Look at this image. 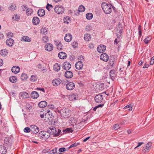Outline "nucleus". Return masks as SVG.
Masks as SVG:
<instances>
[{"instance_id":"nucleus-1","label":"nucleus","mask_w":154,"mask_h":154,"mask_svg":"<svg viewBox=\"0 0 154 154\" xmlns=\"http://www.w3.org/2000/svg\"><path fill=\"white\" fill-rule=\"evenodd\" d=\"M101 7L103 11L106 14H110L112 11V5L108 4L106 3H102L101 4Z\"/></svg>"},{"instance_id":"nucleus-2","label":"nucleus","mask_w":154,"mask_h":154,"mask_svg":"<svg viewBox=\"0 0 154 154\" xmlns=\"http://www.w3.org/2000/svg\"><path fill=\"white\" fill-rule=\"evenodd\" d=\"M58 112L60 114L62 118H68L69 116L71 110L63 108L58 110Z\"/></svg>"},{"instance_id":"nucleus-3","label":"nucleus","mask_w":154,"mask_h":154,"mask_svg":"<svg viewBox=\"0 0 154 154\" xmlns=\"http://www.w3.org/2000/svg\"><path fill=\"white\" fill-rule=\"evenodd\" d=\"M38 134L39 136L42 137L44 139H48L50 136V134L47 131H40Z\"/></svg>"},{"instance_id":"nucleus-4","label":"nucleus","mask_w":154,"mask_h":154,"mask_svg":"<svg viewBox=\"0 0 154 154\" xmlns=\"http://www.w3.org/2000/svg\"><path fill=\"white\" fill-rule=\"evenodd\" d=\"M54 11L56 13L61 14L64 12V9L61 5L56 6L54 8Z\"/></svg>"},{"instance_id":"nucleus-5","label":"nucleus","mask_w":154,"mask_h":154,"mask_svg":"<svg viewBox=\"0 0 154 154\" xmlns=\"http://www.w3.org/2000/svg\"><path fill=\"white\" fill-rule=\"evenodd\" d=\"M47 131L49 132L50 135L51 134L54 135L57 132L56 128L53 126H51L48 128Z\"/></svg>"},{"instance_id":"nucleus-6","label":"nucleus","mask_w":154,"mask_h":154,"mask_svg":"<svg viewBox=\"0 0 154 154\" xmlns=\"http://www.w3.org/2000/svg\"><path fill=\"white\" fill-rule=\"evenodd\" d=\"M152 143L150 142L148 143L145 145V147L143 148V152L145 153L148 152L149 150L150 149Z\"/></svg>"},{"instance_id":"nucleus-7","label":"nucleus","mask_w":154,"mask_h":154,"mask_svg":"<svg viewBox=\"0 0 154 154\" xmlns=\"http://www.w3.org/2000/svg\"><path fill=\"white\" fill-rule=\"evenodd\" d=\"M103 99V96L101 94H98L94 98L95 101L97 103H101Z\"/></svg>"},{"instance_id":"nucleus-8","label":"nucleus","mask_w":154,"mask_h":154,"mask_svg":"<svg viewBox=\"0 0 154 154\" xmlns=\"http://www.w3.org/2000/svg\"><path fill=\"white\" fill-rule=\"evenodd\" d=\"M31 131L34 134L37 133L39 132V128L35 125H32L30 126Z\"/></svg>"},{"instance_id":"nucleus-9","label":"nucleus","mask_w":154,"mask_h":154,"mask_svg":"<svg viewBox=\"0 0 154 154\" xmlns=\"http://www.w3.org/2000/svg\"><path fill=\"white\" fill-rule=\"evenodd\" d=\"M109 57L108 55L105 53L102 54L100 56V59L106 62L108 60Z\"/></svg>"},{"instance_id":"nucleus-10","label":"nucleus","mask_w":154,"mask_h":154,"mask_svg":"<svg viewBox=\"0 0 154 154\" xmlns=\"http://www.w3.org/2000/svg\"><path fill=\"white\" fill-rule=\"evenodd\" d=\"M66 87L67 90H71L74 89L75 85L73 82H70L66 84Z\"/></svg>"},{"instance_id":"nucleus-11","label":"nucleus","mask_w":154,"mask_h":154,"mask_svg":"<svg viewBox=\"0 0 154 154\" xmlns=\"http://www.w3.org/2000/svg\"><path fill=\"white\" fill-rule=\"evenodd\" d=\"M63 66L64 69L66 70L69 69L71 68V65L68 62H64L63 63Z\"/></svg>"},{"instance_id":"nucleus-12","label":"nucleus","mask_w":154,"mask_h":154,"mask_svg":"<svg viewBox=\"0 0 154 154\" xmlns=\"http://www.w3.org/2000/svg\"><path fill=\"white\" fill-rule=\"evenodd\" d=\"M83 66V64L81 61H78L75 64V68L78 70L82 69Z\"/></svg>"},{"instance_id":"nucleus-13","label":"nucleus","mask_w":154,"mask_h":154,"mask_svg":"<svg viewBox=\"0 0 154 154\" xmlns=\"http://www.w3.org/2000/svg\"><path fill=\"white\" fill-rule=\"evenodd\" d=\"M72 39V36L70 34H66L64 37V40L66 42H69Z\"/></svg>"},{"instance_id":"nucleus-14","label":"nucleus","mask_w":154,"mask_h":154,"mask_svg":"<svg viewBox=\"0 0 154 154\" xmlns=\"http://www.w3.org/2000/svg\"><path fill=\"white\" fill-rule=\"evenodd\" d=\"M61 82V80L60 79L58 78L54 79L52 81V83L54 85L56 86L60 85Z\"/></svg>"},{"instance_id":"nucleus-15","label":"nucleus","mask_w":154,"mask_h":154,"mask_svg":"<svg viewBox=\"0 0 154 154\" xmlns=\"http://www.w3.org/2000/svg\"><path fill=\"white\" fill-rule=\"evenodd\" d=\"M58 56L60 59H64L67 57V55L66 53L63 52H59L58 54Z\"/></svg>"},{"instance_id":"nucleus-16","label":"nucleus","mask_w":154,"mask_h":154,"mask_svg":"<svg viewBox=\"0 0 154 154\" xmlns=\"http://www.w3.org/2000/svg\"><path fill=\"white\" fill-rule=\"evenodd\" d=\"M6 152V147L3 145H0V154H5Z\"/></svg>"},{"instance_id":"nucleus-17","label":"nucleus","mask_w":154,"mask_h":154,"mask_svg":"<svg viewBox=\"0 0 154 154\" xmlns=\"http://www.w3.org/2000/svg\"><path fill=\"white\" fill-rule=\"evenodd\" d=\"M6 43L7 45L11 47L14 44V42L13 39L11 38H9L7 40Z\"/></svg>"},{"instance_id":"nucleus-18","label":"nucleus","mask_w":154,"mask_h":154,"mask_svg":"<svg viewBox=\"0 0 154 154\" xmlns=\"http://www.w3.org/2000/svg\"><path fill=\"white\" fill-rule=\"evenodd\" d=\"M20 70V68L18 66H14L12 68L11 71L13 73L15 74L18 73Z\"/></svg>"},{"instance_id":"nucleus-19","label":"nucleus","mask_w":154,"mask_h":154,"mask_svg":"<svg viewBox=\"0 0 154 154\" xmlns=\"http://www.w3.org/2000/svg\"><path fill=\"white\" fill-rule=\"evenodd\" d=\"M65 76L67 78H71L73 76V73L70 71H67L65 73Z\"/></svg>"},{"instance_id":"nucleus-20","label":"nucleus","mask_w":154,"mask_h":154,"mask_svg":"<svg viewBox=\"0 0 154 154\" xmlns=\"http://www.w3.org/2000/svg\"><path fill=\"white\" fill-rule=\"evenodd\" d=\"M45 50L48 51H51L53 48V45L51 44H48L45 46Z\"/></svg>"},{"instance_id":"nucleus-21","label":"nucleus","mask_w":154,"mask_h":154,"mask_svg":"<svg viewBox=\"0 0 154 154\" xmlns=\"http://www.w3.org/2000/svg\"><path fill=\"white\" fill-rule=\"evenodd\" d=\"M110 76L111 79L114 81L115 79V77L116 76V75L115 73L114 70H111L110 72Z\"/></svg>"},{"instance_id":"nucleus-22","label":"nucleus","mask_w":154,"mask_h":154,"mask_svg":"<svg viewBox=\"0 0 154 154\" xmlns=\"http://www.w3.org/2000/svg\"><path fill=\"white\" fill-rule=\"evenodd\" d=\"M47 105V103L44 101H42L39 103L38 106L39 107L41 108L45 107Z\"/></svg>"},{"instance_id":"nucleus-23","label":"nucleus","mask_w":154,"mask_h":154,"mask_svg":"<svg viewBox=\"0 0 154 154\" xmlns=\"http://www.w3.org/2000/svg\"><path fill=\"white\" fill-rule=\"evenodd\" d=\"M39 96V95L37 92L35 91H33L31 93V97L33 99H36Z\"/></svg>"},{"instance_id":"nucleus-24","label":"nucleus","mask_w":154,"mask_h":154,"mask_svg":"<svg viewBox=\"0 0 154 154\" xmlns=\"http://www.w3.org/2000/svg\"><path fill=\"white\" fill-rule=\"evenodd\" d=\"M20 96L23 98H27L29 97V94L26 92H23L20 93Z\"/></svg>"},{"instance_id":"nucleus-25","label":"nucleus","mask_w":154,"mask_h":154,"mask_svg":"<svg viewBox=\"0 0 154 154\" xmlns=\"http://www.w3.org/2000/svg\"><path fill=\"white\" fill-rule=\"evenodd\" d=\"M32 23L34 25H36L39 23V19L37 17H34L32 19Z\"/></svg>"},{"instance_id":"nucleus-26","label":"nucleus","mask_w":154,"mask_h":154,"mask_svg":"<svg viewBox=\"0 0 154 154\" xmlns=\"http://www.w3.org/2000/svg\"><path fill=\"white\" fill-rule=\"evenodd\" d=\"M11 139L9 137H5L4 139V143L6 144H8L10 145L11 144Z\"/></svg>"},{"instance_id":"nucleus-27","label":"nucleus","mask_w":154,"mask_h":154,"mask_svg":"<svg viewBox=\"0 0 154 154\" xmlns=\"http://www.w3.org/2000/svg\"><path fill=\"white\" fill-rule=\"evenodd\" d=\"M45 14V11L43 9H39L38 11V14L40 17L44 16Z\"/></svg>"},{"instance_id":"nucleus-28","label":"nucleus","mask_w":154,"mask_h":154,"mask_svg":"<svg viewBox=\"0 0 154 154\" xmlns=\"http://www.w3.org/2000/svg\"><path fill=\"white\" fill-rule=\"evenodd\" d=\"M60 65L58 63H55L54 66V69L55 71H58L60 70Z\"/></svg>"},{"instance_id":"nucleus-29","label":"nucleus","mask_w":154,"mask_h":154,"mask_svg":"<svg viewBox=\"0 0 154 154\" xmlns=\"http://www.w3.org/2000/svg\"><path fill=\"white\" fill-rule=\"evenodd\" d=\"M22 39L21 41H22L28 42H30L31 41V40L29 37L27 36H23L22 37Z\"/></svg>"},{"instance_id":"nucleus-30","label":"nucleus","mask_w":154,"mask_h":154,"mask_svg":"<svg viewBox=\"0 0 154 154\" xmlns=\"http://www.w3.org/2000/svg\"><path fill=\"white\" fill-rule=\"evenodd\" d=\"M91 38L90 35L89 34H85L84 35V39L86 41H89Z\"/></svg>"},{"instance_id":"nucleus-31","label":"nucleus","mask_w":154,"mask_h":154,"mask_svg":"<svg viewBox=\"0 0 154 154\" xmlns=\"http://www.w3.org/2000/svg\"><path fill=\"white\" fill-rule=\"evenodd\" d=\"M26 12L27 15H31L32 14L33 11L30 8H28L26 9Z\"/></svg>"},{"instance_id":"nucleus-32","label":"nucleus","mask_w":154,"mask_h":154,"mask_svg":"<svg viewBox=\"0 0 154 154\" xmlns=\"http://www.w3.org/2000/svg\"><path fill=\"white\" fill-rule=\"evenodd\" d=\"M10 81L12 83H16L17 81V79L15 76H13L10 77Z\"/></svg>"},{"instance_id":"nucleus-33","label":"nucleus","mask_w":154,"mask_h":154,"mask_svg":"<svg viewBox=\"0 0 154 154\" xmlns=\"http://www.w3.org/2000/svg\"><path fill=\"white\" fill-rule=\"evenodd\" d=\"M115 59L114 58H112L111 59H110L109 62V65L112 66H114Z\"/></svg>"},{"instance_id":"nucleus-34","label":"nucleus","mask_w":154,"mask_h":154,"mask_svg":"<svg viewBox=\"0 0 154 154\" xmlns=\"http://www.w3.org/2000/svg\"><path fill=\"white\" fill-rule=\"evenodd\" d=\"M7 54V51L5 49L2 50L0 51V54L3 57L5 56Z\"/></svg>"},{"instance_id":"nucleus-35","label":"nucleus","mask_w":154,"mask_h":154,"mask_svg":"<svg viewBox=\"0 0 154 154\" xmlns=\"http://www.w3.org/2000/svg\"><path fill=\"white\" fill-rule=\"evenodd\" d=\"M57 149H54L47 152V154H56L57 152Z\"/></svg>"},{"instance_id":"nucleus-36","label":"nucleus","mask_w":154,"mask_h":154,"mask_svg":"<svg viewBox=\"0 0 154 154\" xmlns=\"http://www.w3.org/2000/svg\"><path fill=\"white\" fill-rule=\"evenodd\" d=\"M37 77L36 75H32L30 78V81L32 82H35L37 80Z\"/></svg>"},{"instance_id":"nucleus-37","label":"nucleus","mask_w":154,"mask_h":154,"mask_svg":"<svg viewBox=\"0 0 154 154\" xmlns=\"http://www.w3.org/2000/svg\"><path fill=\"white\" fill-rule=\"evenodd\" d=\"M16 6L15 5L13 4H11V5L9 7L8 9L11 11H14L16 9Z\"/></svg>"},{"instance_id":"nucleus-38","label":"nucleus","mask_w":154,"mask_h":154,"mask_svg":"<svg viewBox=\"0 0 154 154\" xmlns=\"http://www.w3.org/2000/svg\"><path fill=\"white\" fill-rule=\"evenodd\" d=\"M85 10V8L83 5H81L79 6L78 8V11L80 12H83Z\"/></svg>"},{"instance_id":"nucleus-39","label":"nucleus","mask_w":154,"mask_h":154,"mask_svg":"<svg viewBox=\"0 0 154 154\" xmlns=\"http://www.w3.org/2000/svg\"><path fill=\"white\" fill-rule=\"evenodd\" d=\"M93 16V15L92 13H89L86 14V17L87 19L90 20L92 18Z\"/></svg>"},{"instance_id":"nucleus-40","label":"nucleus","mask_w":154,"mask_h":154,"mask_svg":"<svg viewBox=\"0 0 154 154\" xmlns=\"http://www.w3.org/2000/svg\"><path fill=\"white\" fill-rule=\"evenodd\" d=\"M70 21V19L69 17H66L64 18L63 21L64 23H68Z\"/></svg>"},{"instance_id":"nucleus-41","label":"nucleus","mask_w":154,"mask_h":154,"mask_svg":"<svg viewBox=\"0 0 154 154\" xmlns=\"http://www.w3.org/2000/svg\"><path fill=\"white\" fill-rule=\"evenodd\" d=\"M20 17L17 14H14L12 17V19L14 20L18 21L20 19Z\"/></svg>"},{"instance_id":"nucleus-42","label":"nucleus","mask_w":154,"mask_h":154,"mask_svg":"<svg viewBox=\"0 0 154 154\" xmlns=\"http://www.w3.org/2000/svg\"><path fill=\"white\" fill-rule=\"evenodd\" d=\"M69 98L71 100H75L76 98V96L74 94H73L70 95H69Z\"/></svg>"},{"instance_id":"nucleus-43","label":"nucleus","mask_w":154,"mask_h":154,"mask_svg":"<svg viewBox=\"0 0 154 154\" xmlns=\"http://www.w3.org/2000/svg\"><path fill=\"white\" fill-rule=\"evenodd\" d=\"M28 78L27 75L25 73H23L21 76V79L22 80H26Z\"/></svg>"},{"instance_id":"nucleus-44","label":"nucleus","mask_w":154,"mask_h":154,"mask_svg":"<svg viewBox=\"0 0 154 154\" xmlns=\"http://www.w3.org/2000/svg\"><path fill=\"white\" fill-rule=\"evenodd\" d=\"M46 8L48 11H50L53 9V6L52 5L48 3L46 6Z\"/></svg>"},{"instance_id":"nucleus-45","label":"nucleus","mask_w":154,"mask_h":154,"mask_svg":"<svg viewBox=\"0 0 154 154\" xmlns=\"http://www.w3.org/2000/svg\"><path fill=\"white\" fill-rule=\"evenodd\" d=\"M73 130L71 128H67L65 130H63V134H64V132H66L68 133H72L73 132Z\"/></svg>"},{"instance_id":"nucleus-46","label":"nucleus","mask_w":154,"mask_h":154,"mask_svg":"<svg viewBox=\"0 0 154 154\" xmlns=\"http://www.w3.org/2000/svg\"><path fill=\"white\" fill-rule=\"evenodd\" d=\"M122 33V31L117 30L116 31V35L117 37L120 38Z\"/></svg>"},{"instance_id":"nucleus-47","label":"nucleus","mask_w":154,"mask_h":154,"mask_svg":"<svg viewBox=\"0 0 154 154\" xmlns=\"http://www.w3.org/2000/svg\"><path fill=\"white\" fill-rule=\"evenodd\" d=\"M117 30H118L119 31H122V27L120 23H118V25L117 27Z\"/></svg>"},{"instance_id":"nucleus-48","label":"nucleus","mask_w":154,"mask_h":154,"mask_svg":"<svg viewBox=\"0 0 154 154\" xmlns=\"http://www.w3.org/2000/svg\"><path fill=\"white\" fill-rule=\"evenodd\" d=\"M23 131L25 132L29 133L30 132L31 130L29 127H26L24 128Z\"/></svg>"},{"instance_id":"nucleus-49","label":"nucleus","mask_w":154,"mask_h":154,"mask_svg":"<svg viewBox=\"0 0 154 154\" xmlns=\"http://www.w3.org/2000/svg\"><path fill=\"white\" fill-rule=\"evenodd\" d=\"M41 32L42 34H45L47 33V30L45 28L43 29H41Z\"/></svg>"},{"instance_id":"nucleus-50","label":"nucleus","mask_w":154,"mask_h":154,"mask_svg":"<svg viewBox=\"0 0 154 154\" xmlns=\"http://www.w3.org/2000/svg\"><path fill=\"white\" fill-rule=\"evenodd\" d=\"M48 37L46 36H43L42 38V41L44 42H46L48 41Z\"/></svg>"},{"instance_id":"nucleus-51","label":"nucleus","mask_w":154,"mask_h":154,"mask_svg":"<svg viewBox=\"0 0 154 154\" xmlns=\"http://www.w3.org/2000/svg\"><path fill=\"white\" fill-rule=\"evenodd\" d=\"M120 41V38L117 37L116 39L114 41V44H115L117 45L118 43Z\"/></svg>"},{"instance_id":"nucleus-52","label":"nucleus","mask_w":154,"mask_h":154,"mask_svg":"<svg viewBox=\"0 0 154 154\" xmlns=\"http://www.w3.org/2000/svg\"><path fill=\"white\" fill-rule=\"evenodd\" d=\"M100 49H101L102 52L106 50V46L103 45H101L100 46Z\"/></svg>"},{"instance_id":"nucleus-53","label":"nucleus","mask_w":154,"mask_h":154,"mask_svg":"<svg viewBox=\"0 0 154 154\" xmlns=\"http://www.w3.org/2000/svg\"><path fill=\"white\" fill-rule=\"evenodd\" d=\"M132 104H131L129 105H127L126 106H125L124 108H129V111H131L132 110Z\"/></svg>"},{"instance_id":"nucleus-54","label":"nucleus","mask_w":154,"mask_h":154,"mask_svg":"<svg viewBox=\"0 0 154 154\" xmlns=\"http://www.w3.org/2000/svg\"><path fill=\"white\" fill-rule=\"evenodd\" d=\"M120 128V127L119 126V125L118 124H116L114 125L112 127V128L113 129L117 130L119 128Z\"/></svg>"},{"instance_id":"nucleus-55","label":"nucleus","mask_w":154,"mask_h":154,"mask_svg":"<svg viewBox=\"0 0 154 154\" xmlns=\"http://www.w3.org/2000/svg\"><path fill=\"white\" fill-rule=\"evenodd\" d=\"M150 40V38L149 37H147L144 40V42L147 44L148 43L149 41Z\"/></svg>"},{"instance_id":"nucleus-56","label":"nucleus","mask_w":154,"mask_h":154,"mask_svg":"<svg viewBox=\"0 0 154 154\" xmlns=\"http://www.w3.org/2000/svg\"><path fill=\"white\" fill-rule=\"evenodd\" d=\"M78 145V143H75L72 144L71 146H70L68 148V149H70L72 147L76 146Z\"/></svg>"},{"instance_id":"nucleus-57","label":"nucleus","mask_w":154,"mask_h":154,"mask_svg":"<svg viewBox=\"0 0 154 154\" xmlns=\"http://www.w3.org/2000/svg\"><path fill=\"white\" fill-rule=\"evenodd\" d=\"M66 150V149L65 148L62 147L60 148L59 149V152H63L65 151Z\"/></svg>"},{"instance_id":"nucleus-58","label":"nucleus","mask_w":154,"mask_h":154,"mask_svg":"<svg viewBox=\"0 0 154 154\" xmlns=\"http://www.w3.org/2000/svg\"><path fill=\"white\" fill-rule=\"evenodd\" d=\"M61 132V130L60 129H58L57 132L54 134V137H57L59 136Z\"/></svg>"},{"instance_id":"nucleus-59","label":"nucleus","mask_w":154,"mask_h":154,"mask_svg":"<svg viewBox=\"0 0 154 154\" xmlns=\"http://www.w3.org/2000/svg\"><path fill=\"white\" fill-rule=\"evenodd\" d=\"M78 59L79 60H80V61H81L82 60H83V61H84L83 57L82 55L79 56L78 57Z\"/></svg>"},{"instance_id":"nucleus-60","label":"nucleus","mask_w":154,"mask_h":154,"mask_svg":"<svg viewBox=\"0 0 154 154\" xmlns=\"http://www.w3.org/2000/svg\"><path fill=\"white\" fill-rule=\"evenodd\" d=\"M7 35L8 37H12V35H13V34L12 32H9L8 33Z\"/></svg>"},{"instance_id":"nucleus-61","label":"nucleus","mask_w":154,"mask_h":154,"mask_svg":"<svg viewBox=\"0 0 154 154\" xmlns=\"http://www.w3.org/2000/svg\"><path fill=\"white\" fill-rule=\"evenodd\" d=\"M60 42L59 41H55L54 44H55V45H56L57 47L58 46H59V45L60 44Z\"/></svg>"},{"instance_id":"nucleus-62","label":"nucleus","mask_w":154,"mask_h":154,"mask_svg":"<svg viewBox=\"0 0 154 154\" xmlns=\"http://www.w3.org/2000/svg\"><path fill=\"white\" fill-rule=\"evenodd\" d=\"M143 142H139L138 143V145H137V146L134 149H136V148H137V147H139V146H140L142 144H143Z\"/></svg>"},{"instance_id":"nucleus-63","label":"nucleus","mask_w":154,"mask_h":154,"mask_svg":"<svg viewBox=\"0 0 154 154\" xmlns=\"http://www.w3.org/2000/svg\"><path fill=\"white\" fill-rule=\"evenodd\" d=\"M37 89L38 90L41 91H42L43 92H45V91L44 88H37Z\"/></svg>"},{"instance_id":"nucleus-64","label":"nucleus","mask_w":154,"mask_h":154,"mask_svg":"<svg viewBox=\"0 0 154 154\" xmlns=\"http://www.w3.org/2000/svg\"><path fill=\"white\" fill-rule=\"evenodd\" d=\"M22 7L23 10V11H24L25 10L26 8H27V5H23L22 6Z\"/></svg>"}]
</instances>
